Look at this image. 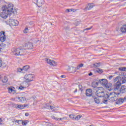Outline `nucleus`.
<instances>
[{"label":"nucleus","mask_w":126,"mask_h":126,"mask_svg":"<svg viewBox=\"0 0 126 126\" xmlns=\"http://www.w3.org/2000/svg\"><path fill=\"white\" fill-rule=\"evenodd\" d=\"M95 103L100 104V98L105 96V92L103 87L95 88Z\"/></svg>","instance_id":"nucleus-1"},{"label":"nucleus","mask_w":126,"mask_h":126,"mask_svg":"<svg viewBox=\"0 0 126 126\" xmlns=\"http://www.w3.org/2000/svg\"><path fill=\"white\" fill-rule=\"evenodd\" d=\"M13 4L9 3L6 5H3L2 7V11H7L9 14H11L13 12Z\"/></svg>","instance_id":"nucleus-2"},{"label":"nucleus","mask_w":126,"mask_h":126,"mask_svg":"<svg viewBox=\"0 0 126 126\" xmlns=\"http://www.w3.org/2000/svg\"><path fill=\"white\" fill-rule=\"evenodd\" d=\"M35 80V75L33 74H26L24 76V81L26 83H30Z\"/></svg>","instance_id":"nucleus-3"},{"label":"nucleus","mask_w":126,"mask_h":126,"mask_svg":"<svg viewBox=\"0 0 126 126\" xmlns=\"http://www.w3.org/2000/svg\"><path fill=\"white\" fill-rule=\"evenodd\" d=\"M12 53L14 56H24L25 50L19 48H13L11 50Z\"/></svg>","instance_id":"nucleus-4"},{"label":"nucleus","mask_w":126,"mask_h":126,"mask_svg":"<svg viewBox=\"0 0 126 126\" xmlns=\"http://www.w3.org/2000/svg\"><path fill=\"white\" fill-rule=\"evenodd\" d=\"M119 97V94L118 92H113L110 93L109 94L107 95V97L108 100H110L111 102H115L118 100V97Z\"/></svg>","instance_id":"nucleus-5"},{"label":"nucleus","mask_w":126,"mask_h":126,"mask_svg":"<svg viewBox=\"0 0 126 126\" xmlns=\"http://www.w3.org/2000/svg\"><path fill=\"white\" fill-rule=\"evenodd\" d=\"M30 68V66L29 65L24 66L22 68H18L17 69V71L18 72H20V73H25L27 71H28V69Z\"/></svg>","instance_id":"nucleus-6"},{"label":"nucleus","mask_w":126,"mask_h":126,"mask_svg":"<svg viewBox=\"0 0 126 126\" xmlns=\"http://www.w3.org/2000/svg\"><path fill=\"white\" fill-rule=\"evenodd\" d=\"M122 86V83L117 82L115 83L113 85L114 92H118L121 89V86Z\"/></svg>","instance_id":"nucleus-7"},{"label":"nucleus","mask_w":126,"mask_h":126,"mask_svg":"<svg viewBox=\"0 0 126 126\" xmlns=\"http://www.w3.org/2000/svg\"><path fill=\"white\" fill-rule=\"evenodd\" d=\"M46 61L47 63L51 66H57L58 65V63L53 60L47 59Z\"/></svg>","instance_id":"nucleus-8"},{"label":"nucleus","mask_w":126,"mask_h":126,"mask_svg":"<svg viewBox=\"0 0 126 126\" xmlns=\"http://www.w3.org/2000/svg\"><path fill=\"white\" fill-rule=\"evenodd\" d=\"M95 6V4L94 3H88L86 6L85 8L83 9L84 11H87V10H90V9H92L93 7Z\"/></svg>","instance_id":"nucleus-9"},{"label":"nucleus","mask_w":126,"mask_h":126,"mask_svg":"<svg viewBox=\"0 0 126 126\" xmlns=\"http://www.w3.org/2000/svg\"><path fill=\"white\" fill-rule=\"evenodd\" d=\"M9 23L11 26H17V25H18V22L17 20H15L13 19H10Z\"/></svg>","instance_id":"nucleus-10"},{"label":"nucleus","mask_w":126,"mask_h":126,"mask_svg":"<svg viewBox=\"0 0 126 126\" xmlns=\"http://www.w3.org/2000/svg\"><path fill=\"white\" fill-rule=\"evenodd\" d=\"M9 14L8 12L6 11H2V12L0 13V16L1 17V18H3V19H6L7 18V15Z\"/></svg>","instance_id":"nucleus-11"},{"label":"nucleus","mask_w":126,"mask_h":126,"mask_svg":"<svg viewBox=\"0 0 126 126\" xmlns=\"http://www.w3.org/2000/svg\"><path fill=\"white\" fill-rule=\"evenodd\" d=\"M83 65H84L83 63H80L79 65H78L77 67H72V73H74V72H76V70L80 69V67H83Z\"/></svg>","instance_id":"nucleus-12"},{"label":"nucleus","mask_w":126,"mask_h":126,"mask_svg":"<svg viewBox=\"0 0 126 126\" xmlns=\"http://www.w3.org/2000/svg\"><path fill=\"white\" fill-rule=\"evenodd\" d=\"M126 86H122L120 89L118 91L117 93L118 95H120V93H126Z\"/></svg>","instance_id":"nucleus-13"},{"label":"nucleus","mask_w":126,"mask_h":126,"mask_svg":"<svg viewBox=\"0 0 126 126\" xmlns=\"http://www.w3.org/2000/svg\"><path fill=\"white\" fill-rule=\"evenodd\" d=\"M26 49L28 50H31V49H33V44L32 42H29L26 43L25 44Z\"/></svg>","instance_id":"nucleus-14"},{"label":"nucleus","mask_w":126,"mask_h":126,"mask_svg":"<svg viewBox=\"0 0 126 126\" xmlns=\"http://www.w3.org/2000/svg\"><path fill=\"white\" fill-rule=\"evenodd\" d=\"M13 107L17 110H24L23 104H14Z\"/></svg>","instance_id":"nucleus-15"},{"label":"nucleus","mask_w":126,"mask_h":126,"mask_svg":"<svg viewBox=\"0 0 126 126\" xmlns=\"http://www.w3.org/2000/svg\"><path fill=\"white\" fill-rule=\"evenodd\" d=\"M8 93L10 94H14L16 93V91L15 90V88L14 87H9L8 88Z\"/></svg>","instance_id":"nucleus-16"},{"label":"nucleus","mask_w":126,"mask_h":126,"mask_svg":"<svg viewBox=\"0 0 126 126\" xmlns=\"http://www.w3.org/2000/svg\"><path fill=\"white\" fill-rule=\"evenodd\" d=\"M98 82L99 84H101V85H103L104 86L105 85V84H107L108 83V80L106 79H102L98 80Z\"/></svg>","instance_id":"nucleus-17"},{"label":"nucleus","mask_w":126,"mask_h":126,"mask_svg":"<svg viewBox=\"0 0 126 126\" xmlns=\"http://www.w3.org/2000/svg\"><path fill=\"white\" fill-rule=\"evenodd\" d=\"M52 119H53V120H56L57 121H63V120H67V118L66 117H63V118H62L56 117L55 115H52Z\"/></svg>","instance_id":"nucleus-18"},{"label":"nucleus","mask_w":126,"mask_h":126,"mask_svg":"<svg viewBox=\"0 0 126 126\" xmlns=\"http://www.w3.org/2000/svg\"><path fill=\"white\" fill-rule=\"evenodd\" d=\"M31 97H29L28 98H26L25 97L21 96V103H27V101L28 100H31Z\"/></svg>","instance_id":"nucleus-19"},{"label":"nucleus","mask_w":126,"mask_h":126,"mask_svg":"<svg viewBox=\"0 0 126 126\" xmlns=\"http://www.w3.org/2000/svg\"><path fill=\"white\" fill-rule=\"evenodd\" d=\"M92 90L89 89L86 90V95L88 96V97H90L92 96Z\"/></svg>","instance_id":"nucleus-20"},{"label":"nucleus","mask_w":126,"mask_h":126,"mask_svg":"<svg viewBox=\"0 0 126 126\" xmlns=\"http://www.w3.org/2000/svg\"><path fill=\"white\" fill-rule=\"evenodd\" d=\"M45 2V0H37V4L38 6H42Z\"/></svg>","instance_id":"nucleus-21"},{"label":"nucleus","mask_w":126,"mask_h":126,"mask_svg":"<svg viewBox=\"0 0 126 126\" xmlns=\"http://www.w3.org/2000/svg\"><path fill=\"white\" fill-rule=\"evenodd\" d=\"M12 101L14 102H21V97L16 96V97H13L11 99Z\"/></svg>","instance_id":"nucleus-22"},{"label":"nucleus","mask_w":126,"mask_h":126,"mask_svg":"<svg viewBox=\"0 0 126 126\" xmlns=\"http://www.w3.org/2000/svg\"><path fill=\"white\" fill-rule=\"evenodd\" d=\"M126 101L125 100V98H119V100L116 102V104H118V105H120L121 104H123L124 102Z\"/></svg>","instance_id":"nucleus-23"},{"label":"nucleus","mask_w":126,"mask_h":126,"mask_svg":"<svg viewBox=\"0 0 126 126\" xmlns=\"http://www.w3.org/2000/svg\"><path fill=\"white\" fill-rule=\"evenodd\" d=\"M122 33H126V25L122 26L120 29Z\"/></svg>","instance_id":"nucleus-24"},{"label":"nucleus","mask_w":126,"mask_h":126,"mask_svg":"<svg viewBox=\"0 0 126 126\" xmlns=\"http://www.w3.org/2000/svg\"><path fill=\"white\" fill-rule=\"evenodd\" d=\"M63 113L61 112H57L55 114L53 115V116H54V117L56 116L58 118H62V117H63Z\"/></svg>","instance_id":"nucleus-25"},{"label":"nucleus","mask_w":126,"mask_h":126,"mask_svg":"<svg viewBox=\"0 0 126 126\" xmlns=\"http://www.w3.org/2000/svg\"><path fill=\"white\" fill-rule=\"evenodd\" d=\"M72 67H74V66H70L69 65H67L66 67V69L67 71H71L72 72Z\"/></svg>","instance_id":"nucleus-26"},{"label":"nucleus","mask_w":126,"mask_h":126,"mask_svg":"<svg viewBox=\"0 0 126 126\" xmlns=\"http://www.w3.org/2000/svg\"><path fill=\"white\" fill-rule=\"evenodd\" d=\"M103 69L101 68H96L95 69V72H97V73H99V74H101V73H103Z\"/></svg>","instance_id":"nucleus-27"},{"label":"nucleus","mask_w":126,"mask_h":126,"mask_svg":"<svg viewBox=\"0 0 126 126\" xmlns=\"http://www.w3.org/2000/svg\"><path fill=\"white\" fill-rule=\"evenodd\" d=\"M121 79V77L117 76L114 79V83H117L118 82H120L119 80Z\"/></svg>","instance_id":"nucleus-28"},{"label":"nucleus","mask_w":126,"mask_h":126,"mask_svg":"<svg viewBox=\"0 0 126 126\" xmlns=\"http://www.w3.org/2000/svg\"><path fill=\"white\" fill-rule=\"evenodd\" d=\"M8 79H7V77L4 76V77L2 79V81L3 83H6L7 82Z\"/></svg>","instance_id":"nucleus-29"},{"label":"nucleus","mask_w":126,"mask_h":126,"mask_svg":"<svg viewBox=\"0 0 126 126\" xmlns=\"http://www.w3.org/2000/svg\"><path fill=\"white\" fill-rule=\"evenodd\" d=\"M50 110L52 111H57V108L55 106V105H50L49 106Z\"/></svg>","instance_id":"nucleus-30"},{"label":"nucleus","mask_w":126,"mask_h":126,"mask_svg":"<svg viewBox=\"0 0 126 126\" xmlns=\"http://www.w3.org/2000/svg\"><path fill=\"white\" fill-rule=\"evenodd\" d=\"M82 118V115H79L74 118V121H78L79 120H80Z\"/></svg>","instance_id":"nucleus-31"},{"label":"nucleus","mask_w":126,"mask_h":126,"mask_svg":"<svg viewBox=\"0 0 126 126\" xmlns=\"http://www.w3.org/2000/svg\"><path fill=\"white\" fill-rule=\"evenodd\" d=\"M111 85H112L111 84V83H109L107 82V83L106 84L104 85V86H103L106 87V88H107V89H109V88H110V87H111Z\"/></svg>","instance_id":"nucleus-32"},{"label":"nucleus","mask_w":126,"mask_h":126,"mask_svg":"<svg viewBox=\"0 0 126 126\" xmlns=\"http://www.w3.org/2000/svg\"><path fill=\"white\" fill-rule=\"evenodd\" d=\"M119 69L121 71H126V67H119Z\"/></svg>","instance_id":"nucleus-33"},{"label":"nucleus","mask_w":126,"mask_h":126,"mask_svg":"<svg viewBox=\"0 0 126 126\" xmlns=\"http://www.w3.org/2000/svg\"><path fill=\"white\" fill-rule=\"evenodd\" d=\"M122 82L123 84L126 83V76H123L122 77V78L121 79Z\"/></svg>","instance_id":"nucleus-34"},{"label":"nucleus","mask_w":126,"mask_h":126,"mask_svg":"<svg viewBox=\"0 0 126 126\" xmlns=\"http://www.w3.org/2000/svg\"><path fill=\"white\" fill-rule=\"evenodd\" d=\"M75 116H74V115L73 114H70L69 115V118H70V119H71L72 120H74V119H75Z\"/></svg>","instance_id":"nucleus-35"},{"label":"nucleus","mask_w":126,"mask_h":126,"mask_svg":"<svg viewBox=\"0 0 126 126\" xmlns=\"http://www.w3.org/2000/svg\"><path fill=\"white\" fill-rule=\"evenodd\" d=\"M21 124L23 125V126H26V125L28 124V121H22Z\"/></svg>","instance_id":"nucleus-36"},{"label":"nucleus","mask_w":126,"mask_h":126,"mask_svg":"<svg viewBox=\"0 0 126 126\" xmlns=\"http://www.w3.org/2000/svg\"><path fill=\"white\" fill-rule=\"evenodd\" d=\"M95 67H99V66H101V63H95Z\"/></svg>","instance_id":"nucleus-37"},{"label":"nucleus","mask_w":126,"mask_h":126,"mask_svg":"<svg viewBox=\"0 0 126 126\" xmlns=\"http://www.w3.org/2000/svg\"><path fill=\"white\" fill-rule=\"evenodd\" d=\"M74 25H75V26H78V25H79V24H80V22L78 21H76L74 23Z\"/></svg>","instance_id":"nucleus-38"},{"label":"nucleus","mask_w":126,"mask_h":126,"mask_svg":"<svg viewBox=\"0 0 126 126\" xmlns=\"http://www.w3.org/2000/svg\"><path fill=\"white\" fill-rule=\"evenodd\" d=\"M22 121L21 120H14V122H15V123H17L19 125H21Z\"/></svg>","instance_id":"nucleus-39"},{"label":"nucleus","mask_w":126,"mask_h":126,"mask_svg":"<svg viewBox=\"0 0 126 126\" xmlns=\"http://www.w3.org/2000/svg\"><path fill=\"white\" fill-rule=\"evenodd\" d=\"M26 88V87H22V86H21L20 87H19V90H24Z\"/></svg>","instance_id":"nucleus-40"},{"label":"nucleus","mask_w":126,"mask_h":126,"mask_svg":"<svg viewBox=\"0 0 126 126\" xmlns=\"http://www.w3.org/2000/svg\"><path fill=\"white\" fill-rule=\"evenodd\" d=\"M91 29H92V27H90V28H88L86 29H84L83 31V32H85L86 31H88V30H91Z\"/></svg>","instance_id":"nucleus-41"},{"label":"nucleus","mask_w":126,"mask_h":126,"mask_svg":"<svg viewBox=\"0 0 126 126\" xmlns=\"http://www.w3.org/2000/svg\"><path fill=\"white\" fill-rule=\"evenodd\" d=\"M29 30L28 29V28H26L24 30V33L25 34H27L28 32H29Z\"/></svg>","instance_id":"nucleus-42"},{"label":"nucleus","mask_w":126,"mask_h":126,"mask_svg":"<svg viewBox=\"0 0 126 126\" xmlns=\"http://www.w3.org/2000/svg\"><path fill=\"white\" fill-rule=\"evenodd\" d=\"M23 108L24 110L25 109V108H29V104H23Z\"/></svg>","instance_id":"nucleus-43"},{"label":"nucleus","mask_w":126,"mask_h":126,"mask_svg":"<svg viewBox=\"0 0 126 126\" xmlns=\"http://www.w3.org/2000/svg\"><path fill=\"white\" fill-rule=\"evenodd\" d=\"M99 80L98 79H96L95 80V85H96V86H98L99 85Z\"/></svg>","instance_id":"nucleus-44"},{"label":"nucleus","mask_w":126,"mask_h":126,"mask_svg":"<svg viewBox=\"0 0 126 126\" xmlns=\"http://www.w3.org/2000/svg\"><path fill=\"white\" fill-rule=\"evenodd\" d=\"M65 12L68 13V12H71V9H67L65 10Z\"/></svg>","instance_id":"nucleus-45"},{"label":"nucleus","mask_w":126,"mask_h":126,"mask_svg":"<svg viewBox=\"0 0 126 126\" xmlns=\"http://www.w3.org/2000/svg\"><path fill=\"white\" fill-rule=\"evenodd\" d=\"M1 66H2V67H6L7 65L5 63H2Z\"/></svg>","instance_id":"nucleus-46"},{"label":"nucleus","mask_w":126,"mask_h":126,"mask_svg":"<svg viewBox=\"0 0 126 126\" xmlns=\"http://www.w3.org/2000/svg\"><path fill=\"white\" fill-rule=\"evenodd\" d=\"M2 120L1 118H0V126H3V124L2 123Z\"/></svg>","instance_id":"nucleus-47"},{"label":"nucleus","mask_w":126,"mask_h":126,"mask_svg":"<svg viewBox=\"0 0 126 126\" xmlns=\"http://www.w3.org/2000/svg\"><path fill=\"white\" fill-rule=\"evenodd\" d=\"M2 65V61L0 59V67Z\"/></svg>","instance_id":"nucleus-48"},{"label":"nucleus","mask_w":126,"mask_h":126,"mask_svg":"<svg viewBox=\"0 0 126 126\" xmlns=\"http://www.w3.org/2000/svg\"><path fill=\"white\" fill-rule=\"evenodd\" d=\"M92 86L93 87H94V88H95V82H93L92 83Z\"/></svg>","instance_id":"nucleus-49"},{"label":"nucleus","mask_w":126,"mask_h":126,"mask_svg":"<svg viewBox=\"0 0 126 126\" xmlns=\"http://www.w3.org/2000/svg\"><path fill=\"white\" fill-rule=\"evenodd\" d=\"M71 12H75L76 11V9H71Z\"/></svg>","instance_id":"nucleus-50"},{"label":"nucleus","mask_w":126,"mask_h":126,"mask_svg":"<svg viewBox=\"0 0 126 126\" xmlns=\"http://www.w3.org/2000/svg\"><path fill=\"white\" fill-rule=\"evenodd\" d=\"M25 116H26V117H28V116H29V113H25Z\"/></svg>","instance_id":"nucleus-51"},{"label":"nucleus","mask_w":126,"mask_h":126,"mask_svg":"<svg viewBox=\"0 0 126 126\" xmlns=\"http://www.w3.org/2000/svg\"><path fill=\"white\" fill-rule=\"evenodd\" d=\"M61 77L62 78H65V75H61Z\"/></svg>","instance_id":"nucleus-52"},{"label":"nucleus","mask_w":126,"mask_h":126,"mask_svg":"<svg viewBox=\"0 0 126 126\" xmlns=\"http://www.w3.org/2000/svg\"><path fill=\"white\" fill-rule=\"evenodd\" d=\"M108 100H107V99H106V100H103V103H104V104H106V103H107V101Z\"/></svg>","instance_id":"nucleus-53"},{"label":"nucleus","mask_w":126,"mask_h":126,"mask_svg":"<svg viewBox=\"0 0 126 126\" xmlns=\"http://www.w3.org/2000/svg\"><path fill=\"white\" fill-rule=\"evenodd\" d=\"M93 75V73H92V72H90V73L89 74V76H91V75Z\"/></svg>","instance_id":"nucleus-54"},{"label":"nucleus","mask_w":126,"mask_h":126,"mask_svg":"<svg viewBox=\"0 0 126 126\" xmlns=\"http://www.w3.org/2000/svg\"><path fill=\"white\" fill-rule=\"evenodd\" d=\"M114 76H109V79H112V78H113Z\"/></svg>","instance_id":"nucleus-55"},{"label":"nucleus","mask_w":126,"mask_h":126,"mask_svg":"<svg viewBox=\"0 0 126 126\" xmlns=\"http://www.w3.org/2000/svg\"><path fill=\"white\" fill-rule=\"evenodd\" d=\"M79 87H80V88L82 87V86L79 85Z\"/></svg>","instance_id":"nucleus-56"},{"label":"nucleus","mask_w":126,"mask_h":126,"mask_svg":"<svg viewBox=\"0 0 126 126\" xmlns=\"http://www.w3.org/2000/svg\"><path fill=\"white\" fill-rule=\"evenodd\" d=\"M67 29H68V28H67L66 29V30H67Z\"/></svg>","instance_id":"nucleus-57"},{"label":"nucleus","mask_w":126,"mask_h":126,"mask_svg":"<svg viewBox=\"0 0 126 126\" xmlns=\"http://www.w3.org/2000/svg\"><path fill=\"white\" fill-rule=\"evenodd\" d=\"M40 40H37V42H39Z\"/></svg>","instance_id":"nucleus-58"},{"label":"nucleus","mask_w":126,"mask_h":126,"mask_svg":"<svg viewBox=\"0 0 126 126\" xmlns=\"http://www.w3.org/2000/svg\"><path fill=\"white\" fill-rule=\"evenodd\" d=\"M90 126H93V125H90Z\"/></svg>","instance_id":"nucleus-59"},{"label":"nucleus","mask_w":126,"mask_h":126,"mask_svg":"<svg viewBox=\"0 0 126 126\" xmlns=\"http://www.w3.org/2000/svg\"><path fill=\"white\" fill-rule=\"evenodd\" d=\"M100 103L101 104H102V102H101V101L100 102Z\"/></svg>","instance_id":"nucleus-60"},{"label":"nucleus","mask_w":126,"mask_h":126,"mask_svg":"<svg viewBox=\"0 0 126 126\" xmlns=\"http://www.w3.org/2000/svg\"><path fill=\"white\" fill-rule=\"evenodd\" d=\"M0 78H1L0 77Z\"/></svg>","instance_id":"nucleus-61"}]
</instances>
